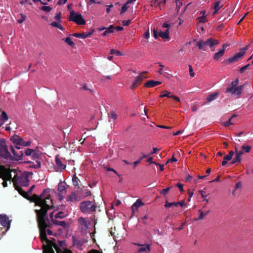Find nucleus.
I'll return each mask as SVG.
<instances>
[{
	"mask_svg": "<svg viewBox=\"0 0 253 253\" xmlns=\"http://www.w3.org/2000/svg\"><path fill=\"white\" fill-rule=\"evenodd\" d=\"M45 202H40V204L42 206L41 210H36L37 219L40 232V238L42 241H45L46 245H43V253H55L52 247L56 250L60 249L64 243L63 241H56L55 239L49 240L46 237L45 233V227L50 224V221L48 217L46 212L49 208V204L51 202L50 198H47Z\"/></svg>",
	"mask_w": 253,
	"mask_h": 253,
	"instance_id": "nucleus-1",
	"label": "nucleus"
},
{
	"mask_svg": "<svg viewBox=\"0 0 253 253\" xmlns=\"http://www.w3.org/2000/svg\"><path fill=\"white\" fill-rule=\"evenodd\" d=\"M49 191H50L49 188H46V189H44L43 191V192L39 196L37 197L36 201V204L37 206H39V207H41V209H40V210H41L42 209V206L40 204V202H45L46 200H47L48 201V200L47 199V198H50V199L51 200V202L49 203V208L47 211V212H48V211H49V215L50 218L51 219V220L54 225H58V226H60L65 228L67 225L66 222L65 221H59V220H57V219H54L53 213H54L55 210L52 211L53 206L51 205L52 203V201L51 196L50 195H48L45 197V195L47 193H49ZM46 214H47V215H48L47 212H46ZM47 216L48 217V216Z\"/></svg>",
	"mask_w": 253,
	"mask_h": 253,
	"instance_id": "nucleus-2",
	"label": "nucleus"
},
{
	"mask_svg": "<svg viewBox=\"0 0 253 253\" xmlns=\"http://www.w3.org/2000/svg\"><path fill=\"white\" fill-rule=\"evenodd\" d=\"M11 151L14 156H11L8 150L4 139H0V157L7 161H20L22 159L24 153L22 151L17 152L12 146H11Z\"/></svg>",
	"mask_w": 253,
	"mask_h": 253,
	"instance_id": "nucleus-3",
	"label": "nucleus"
},
{
	"mask_svg": "<svg viewBox=\"0 0 253 253\" xmlns=\"http://www.w3.org/2000/svg\"><path fill=\"white\" fill-rule=\"evenodd\" d=\"M96 208V204H92L90 201H83L80 203V210L84 214H90L91 212L95 211Z\"/></svg>",
	"mask_w": 253,
	"mask_h": 253,
	"instance_id": "nucleus-4",
	"label": "nucleus"
},
{
	"mask_svg": "<svg viewBox=\"0 0 253 253\" xmlns=\"http://www.w3.org/2000/svg\"><path fill=\"white\" fill-rule=\"evenodd\" d=\"M14 179H15V186L16 190L18 187H27L29 185L30 180L26 174L22 173L18 176L15 175L13 181Z\"/></svg>",
	"mask_w": 253,
	"mask_h": 253,
	"instance_id": "nucleus-5",
	"label": "nucleus"
},
{
	"mask_svg": "<svg viewBox=\"0 0 253 253\" xmlns=\"http://www.w3.org/2000/svg\"><path fill=\"white\" fill-rule=\"evenodd\" d=\"M10 140L15 145L17 149H20L21 146H29L31 144L30 140L25 141L23 139L17 134H14L10 137Z\"/></svg>",
	"mask_w": 253,
	"mask_h": 253,
	"instance_id": "nucleus-6",
	"label": "nucleus"
},
{
	"mask_svg": "<svg viewBox=\"0 0 253 253\" xmlns=\"http://www.w3.org/2000/svg\"><path fill=\"white\" fill-rule=\"evenodd\" d=\"M68 20L73 21L78 25H84L85 24V20L83 18L82 15L80 13H76L73 10L70 11Z\"/></svg>",
	"mask_w": 253,
	"mask_h": 253,
	"instance_id": "nucleus-7",
	"label": "nucleus"
},
{
	"mask_svg": "<svg viewBox=\"0 0 253 253\" xmlns=\"http://www.w3.org/2000/svg\"><path fill=\"white\" fill-rule=\"evenodd\" d=\"M79 224V228L82 233H87L88 231L90 222L85 218L81 217L78 220Z\"/></svg>",
	"mask_w": 253,
	"mask_h": 253,
	"instance_id": "nucleus-8",
	"label": "nucleus"
},
{
	"mask_svg": "<svg viewBox=\"0 0 253 253\" xmlns=\"http://www.w3.org/2000/svg\"><path fill=\"white\" fill-rule=\"evenodd\" d=\"M245 84L238 86L236 87H227L226 89V92L231 93L232 95L240 96L242 93V90Z\"/></svg>",
	"mask_w": 253,
	"mask_h": 253,
	"instance_id": "nucleus-9",
	"label": "nucleus"
},
{
	"mask_svg": "<svg viewBox=\"0 0 253 253\" xmlns=\"http://www.w3.org/2000/svg\"><path fill=\"white\" fill-rule=\"evenodd\" d=\"M11 221L9 220L8 216L5 214H0V225L6 228V231L8 230L10 227Z\"/></svg>",
	"mask_w": 253,
	"mask_h": 253,
	"instance_id": "nucleus-10",
	"label": "nucleus"
},
{
	"mask_svg": "<svg viewBox=\"0 0 253 253\" xmlns=\"http://www.w3.org/2000/svg\"><path fill=\"white\" fill-rule=\"evenodd\" d=\"M230 44L228 43L223 44L222 47L218 49V51L214 54L213 59L216 61L218 60L224 55L226 48Z\"/></svg>",
	"mask_w": 253,
	"mask_h": 253,
	"instance_id": "nucleus-11",
	"label": "nucleus"
},
{
	"mask_svg": "<svg viewBox=\"0 0 253 253\" xmlns=\"http://www.w3.org/2000/svg\"><path fill=\"white\" fill-rule=\"evenodd\" d=\"M67 187H68V185L65 182H59L57 189L58 194H66L67 192Z\"/></svg>",
	"mask_w": 253,
	"mask_h": 253,
	"instance_id": "nucleus-12",
	"label": "nucleus"
},
{
	"mask_svg": "<svg viewBox=\"0 0 253 253\" xmlns=\"http://www.w3.org/2000/svg\"><path fill=\"white\" fill-rule=\"evenodd\" d=\"M243 56V54H241V53L239 51L235 54L233 56L230 57V58H228L227 61L229 63H232L234 62H237L238 61H239V59L242 57Z\"/></svg>",
	"mask_w": 253,
	"mask_h": 253,
	"instance_id": "nucleus-13",
	"label": "nucleus"
},
{
	"mask_svg": "<svg viewBox=\"0 0 253 253\" xmlns=\"http://www.w3.org/2000/svg\"><path fill=\"white\" fill-rule=\"evenodd\" d=\"M26 163L30 164V168L38 169L41 167V159L37 160L35 163L31 161H27Z\"/></svg>",
	"mask_w": 253,
	"mask_h": 253,
	"instance_id": "nucleus-14",
	"label": "nucleus"
},
{
	"mask_svg": "<svg viewBox=\"0 0 253 253\" xmlns=\"http://www.w3.org/2000/svg\"><path fill=\"white\" fill-rule=\"evenodd\" d=\"M144 79H145V77L141 75H139L138 76H137L131 86V88L133 89L136 86H137L138 85L140 84H141V82Z\"/></svg>",
	"mask_w": 253,
	"mask_h": 253,
	"instance_id": "nucleus-15",
	"label": "nucleus"
},
{
	"mask_svg": "<svg viewBox=\"0 0 253 253\" xmlns=\"http://www.w3.org/2000/svg\"><path fill=\"white\" fill-rule=\"evenodd\" d=\"M161 82L155 81L154 80H149L145 83L144 86L146 87H153L157 85L161 84Z\"/></svg>",
	"mask_w": 253,
	"mask_h": 253,
	"instance_id": "nucleus-16",
	"label": "nucleus"
},
{
	"mask_svg": "<svg viewBox=\"0 0 253 253\" xmlns=\"http://www.w3.org/2000/svg\"><path fill=\"white\" fill-rule=\"evenodd\" d=\"M206 47L209 46L211 48L215 44H217L218 42L217 40H213L212 39L210 38L207 40L206 41H204Z\"/></svg>",
	"mask_w": 253,
	"mask_h": 253,
	"instance_id": "nucleus-17",
	"label": "nucleus"
},
{
	"mask_svg": "<svg viewBox=\"0 0 253 253\" xmlns=\"http://www.w3.org/2000/svg\"><path fill=\"white\" fill-rule=\"evenodd\" d=\"M78 195L75 192H72L71 194L68 197L67 201L70 203H74L78 200Z\"/></svg>",
	"mask_w": 253,
	"mask_h": 253,
	"instance_id": "nucleus-18",
	"label": "nucleus"
},
{
	"mask_svg": "<svg viewBox=\"0 0 253 253\" xmlns=\"http://www.w3.org/2000/svg\"><path fill=\"white\" fill-rule=\"evenodd\" d=\"M55 163L58 169L62 170L66 168V165L62 164L61 161L57 156L55 157Z\"/></svg>",
	"mask_w": 253,
	"mask_h": 253,
	"instance_id": "nucleus-19",
	"label": "nucleus"
},
{
	"mask_svg": "<svg viewBox=\"0 0 253 253\" xmlns=\"http://www.w3.org/2000/svg\"><path fill=\"white\" fill-rule=\"evenodd\" d=\"M17 191H18L20 195H22L24 197H26L27 196H30L32 192V191L30 190L29 189L27 191H24V190H23L22 187L17 188Z\"/></svg>",
	"mask_w": 253,
	"mask_h": 253,
	"instance_id": "nucleus-20",
	"label": "nucleus"
},
{
	"mask_svg": "<svg viewBox=\"0 0 253 253\" xmlns=\"http://www.w3.org/2000/svg\"><path fill=\"white\" fill-rule=\"evenodd\" d=\"M218 95V93L217 92H215L209 95L206 98L207 102H211L214 100L216 98Z\"/></svg>",
	"mask_w": 253,
	"mask_h": 253,
	"instance_id": "nucleus-21",
	"label": "nucleus"
},
{
	"mask_svg": "<svg viewBox=\"0 0 253 253\" xmlns=\"http://www.w3.org/2000/svg\"><path fill=\"white\" fill-rule=\"evenodd\" d=\"M104 30V32L102 34V36H105L108 34L113 33L114 32V30H109L107 28L105 27H102L98 28V31H102Z\"/></svg>",
	"mask_w": 253,
	"mask_h": 253,
	"instance_id": "nucleus-22",
	"label": "nucleus"
},
{
	"mask_svg": "<svg viewBox=\"0 0 253 253\" xmlns=\"http://www.w3.org/2000/svg\"><path fill=\"white\" fill-rule=\"evenodd\" d=\"M159 36H160L163 39H169V29H167L164 32L161 31L160 32H159Z\"/></svg>",
	"mask_w": 253,
	"mask_h": 253,
	"instance_id": "nucleus-23",
	"label": "nucleus"
},
{
	"mask_svg": "<svg viewBox=\"0 0 253 253\" xmlns=\"http://www.w3.org/2000/svg\"><path fill=\"white\" fill-rule=\"evenodd\" d=\"M68 215L67 213H65L63 211H59L57 213L55 214L54 216V219H57L58 218H64V217H66Z\"/></svg>",
	"mask_w": 253,
	"mask_h": 253,
	"instance_id": "nucleus-24",
	"label": "nucleus"
},
{
	"mask_svg": "<svg viewBox=\"0 0 253 253\" xmlns=\"http://www.w3.org/2000/svg\"><path fill=\"white\" fill-rule=\"evenodd\" d=\"M143 205L144 203L141 200L137 199L136 201L132 205L131 207L132 210H133L134 208H135L136 209H137L139 207L143 206Z\"/></svg>",
	"mask_w": 253,
	"mask_h": 253,
	"instance_id": "nucleus-25",
	"label": "nucleus"
},
{
	"mask_svg": "<svg viewBox=\"0 0 253 253\" xmlns=\"http://www.w3.org/2000/svg\"><path fill=\"white\" fill-rule=\"evenodd\" d=\"M148 251V252L150 251V248L149 245H141L140 248L138 250L139 253Z\"/></svg>",
	"mask_w": 253,
	"mask_h": 253,
	"instance_id": "nucleus-26",
	"label": "nucleus"
},
{
	"mask_svg": "<svg viewBox=\"0 0 253 253\" xmlns=\"http://www.w3.org/2000/svg\"><path fill=\"white\" fill-rule=\"evenodd\" d=\"M220 1H216L213 3V9L214 11L213 14H215L217 12V11L221 8V7L223 6L222 5H219Z\"/></svg>",
	"mask_w": 253,
	"mask_h": 253,
	"instance_id": "nucleus-27",
	"label": "nucleus"
},
{
	"mask_svg": "<svg viewBox=\"0 0 253 253\" xmlns=\"http://www.w3.org/2000/svg\"><path fill=\"white\" fill-rule=\"evenodd\" d=\"M60 23V22H51L50 25L52 27H56L59 30L63 31L64 30V28Z\"/></svg>",
	"mask_w": 253,
	"mask_h": 253,
	"instance_id": "nucleus-28",
	"label": "nucleus"
},
{
	"mask_svg": "<svg viewBox=\"0 0 253 253\" xmlns=\"http://www.w3.org/2000/svg\"><path fill=\"white\" fill-rule=\"evenodd\" d=\"M82 196L86 197L91 195V191L86 188L84 189L81 191Z\"/></svg>",
	"mask_w": 253,
	"mask_h": 253,
	"instance_id": "nucleus-29",
	"label": "nucleus"
},
{
	"mask_svg": "<svg viewBox=\"0 0 253 253\" xmlns=\"http://www.w3.org/2000/svg\"><path fill=\"white\" fill-rule=\"evenodd\" d=\"M196 45L198 47L199 49L205 50L206 46L205 42L203 40H200L197 42Z\"/></svg>",
	"mask_w": 253,
	"mask_h": 253,
	"instance_id": "nucleus-30",
	"label": "nucleus"
},
{
	"mask_svg": "<svg viewBox=\"0 0 253 253\" xmlns=\"http://www.w3.org/2000/svg\"><path fill=\"white\" fill-rule=\"evenodd\" d=\"M63 40L71 47H74L75 46V43L72 41V39L70 37L63 39Z\"/></svg>",
	"mask_w": 253,
	"mask_h": 253,
	"instance_id": "nucleus-31",
	"label": "nucleus"
},
{
	"mask_svg": "<svg viewBox=\"0 0 253 253\" xmlns=\"http://www.w3.org/2000/svg\"><path fill=\"white\" fill-rule=\"evenodd\" d=\"M241 161V157L235 154L234 158L230 163V165L235 164L236 163H240Z\"/></svg>",
	"mask_w": 253,
	"mask_h": 253,
	"instance_id": "nucleus-32",
	"label": "nucleus"
},
{
	"mask_svg": "<svg viewBox=\"0 0 253 253\" xmlns=\"http://www.w3.org/2000/svg\"><path fill=\"white\" fill-rule=\"evenodd\" d=\"M8 119V117L7 113L5 111H2L1 113V119L0 120L4 123V122H6Z\"/></svg>",
	"mask_w": 253,
	"mask_h": 253,
	"instance_id": "nucleus-33",
	"label": "nucleus"
},
{
	"mask_svg": "<svg viewBox=\"0 0 253 253\" xmlns=\"http://www.w3.org/2000/svg\"><path fill=\"white\" fill-rule=\"evenodd\" d=\"M171 93L167 90L164 91L160 95V97H167L168 98H171Z\"/></svg>",
	"mask_w": 253,
	"mask_h": 253,
	"instance_id": "nucleus-34",
	"label": "nucleus"
},
{
	"mask_svg": "<svg viewBox=\"0 0 253 253\" xmlns=\"http://www.w3.org/2000/svg\"><path fill=\"white\" fill-rule=\"evenodd\" d=\"M70 36H74L76 38H81V39H85V36H84V33H74L72 35H70Z\"/></svg>",
	"mask_w": 253,
	"mask_h": 253,
	"instance_id": "nucleus-35",
	"label": "nucleus"
},
{
	"mask_svg": "<svg viewBox=\"0 0 253 253\" xmlns=\"http://www.w3.org/2000/svg\"><path fill=\"white\" fill-rule=\"evenodd\" d=\"M199 211L200 212V216L197 218L195 219L196 221L202 220L204 218V217L209 212V211H208L206 213H204L200 210H199Z\"/></svg>",
	"mask_w": 253,
	"mask_h": 253,
	"instance_id": "nucleus-36",
	"label": "nucleus"
},
{
	"mask_svg": "<svg viewBox=\"0 0 253 253\" xmlns=\"http://www.w3.org/2000/svg\"><path fill=\"white\" fill-rule=\"evenodd\" d=\"M141 154L143 155V156H142L141 157L139 158V159L136 161H134L133 162V164L134 165V167L137 165L139 163H140L141 162V161L143 160V158H147L148 157V155H144L143 153H141Z\"/></svg>",
	"mask_w": 253,
	"mask_h": 253,
	"instance_id": "nucleus-37",
	"label": "nucleus"
},
{
	"mask_svg": "<svg viewBox=\"0 0 253 253\" xmlns=\"http://www.w3.org/2000/svg\"><path fill=\"white\" fill-rule=\"evenodd\" d=\"M78 177L76 176V174H74L72 177V182L73 185L75 187L78 186L79 184L78 182Z\"/></svg>",
	"mask_w": 253,
	"mask_h": 253,
	"instance_id": "nucleus-38",
	"label": "nucleus"
},
{
	"mask_svg": "<svg viewBox=\"0 0 253 253\" xmlns=\"http://www.w3.org/2000/svg\"><path fill=\"white\" fill-rule=\"evenodd\" d=\"M239 79H235L234 81H233L232 82H231V86H228V87H233V88H235V87H237V84H239Z\"/></svg>",
	"mask_w": 253,
	"mask_h": 253,
	"instance_id": "nucleus-39",
	"label": "nucleus"
},
{
	"mask_svg": "<svg viewBox=\"0 0 253 253\" xmlns=\"http://www.w3.org/2000/svg\"><path fill=\"white\" fill-rule=\"evenodd\" d=\"M31 156H32V160H33L36 161L37 160L41 159L40 158V156L39 154H38V153L35 152L34 151V152L32 154V155Z\"/></svg>",
	"mask_w": 253,
	"mask_h": 253,
	"instance_id": "nucleus-40",
	"label": "nucleus"
},
{
	"mask_svg": "<svg viewBox=\"0 0 253 253\" xmlns=\"http://www.w3.org/2000/svg\"><path fill=\"white\" fill-rule=\"evenodd\" d=\"M172 188L171 186L169 187L166 189H164L160 191V193L161 194H163L164 196H166L168 193L169 192V190Z\"/></svg>",
	"mask_w": 253,
	"mask_h": 253,
	"instance_id": "nucleus-41",
	"label": "nucleus"
},
{
	"mask_svg": "<svg viewBox=\"0 0 253 253\" xmlns=\"http://www.w3.org/2000/svg\"><path fill=\"white\" fill-rule=\"evenodd\" d=\"M41 9L44 11L45 12H49L51 10L52 7L49 6L44 5L42 6Z\"/></svg>",
	"mask_w": 253,
	"mask_h": 253,
	"instance_id": "nucleus-42",
	"label": "nucleus"
},
{
	"mask_svg": "<svg viewBox=\"0 0 253 253\" xmlns=\"http://www.w3.org/2000/svg\"><path fill=\"white\" fill-rule=\"evenodd\" d=\"M109 118L115 121L117 119V115L114 112L112 111L109 114Z\"/></svg>",
	"mask_w": 253,
	"mask_h": 253,
	"instance_id": "nucleus-43",
	"label": "nucleus"
},
{
	"mask_svg": "<svg viewBox=\"0 0 253 253\" xmlns=\"http://www.w3.org/2000/svg\"><path fill=\"white\" fill-rule=\"evenodd\" d=\"M34 150L31 148H27L25 151V155L27 156H31L32 154L34 152Z\"/></svg>",
	"mask_w": 253,
	"mask_h": 253,
	"instance_id": "nucleus-44",
	"label": "nucleus"
},
{
	"mask_svg": "<svg viewBox=\"0 0 253 253\" xmlns=\"http://www.w3.org/2000/svg\"><path fill=\"white\" fill-rule=\"evenodd\" d=\"M19 15L21 16V18L20 19L17 20V22L20 24L23 23L25 20L26 16L23 13H20Z\"/></svg>",
	"mask_w": 253,
	"mask_h": 253,
	"instance_id": "nucleus-45",
	"label": "nucleus"
},
{
	"mask_svg": "<svg viewBox=\"0 0 253 253\" xmlns=\"http://www.w3.org/2000/svg\"><path fill=\"white\" fill-rule=\"evenodd\" d=\"M242 150H244L245 152L248 153L251 150V147L250 146L243 145L241 147Z\"/></svg>",
	"mask_w": 253,
	"mask_h": 253,
	"instance_id": "nucleus-46",
	"label": "nucleus"
},
{
	"mask_svg": "<svg viewBox=\"0 0 253 253\" xmlns=\"http://www.w3.org/2000/svg\"><path fill=\"white\" fill-rule=\"evenodd\" d=\"M176 202L169 203L168 201H167L165 205V207L166 208H170L172 206H176Z\"/></svg>",
	"mask_w": 253,
	"mask_h": 253,
	"instance_id": "nucleus-47",
	"label": "nucleus"
},
{
	"mask_svg": "<svg viewBox=\"0 0 253 253\" xmlns=\"http://www.w3.org/2000/svg\"><path fill=\"white\" fill-rule=\"evenodd\" d=\"M105 169L106 171H113L116 174H117L119 177L120 176V175L117 172V171L116 170H115L114 169H112V168H108V167H105Z\"/></svg>",
	"mask_w": 253,
	"mask_h": 253,
	"instance_id": "nucleus-48",
	"label": "nucleus"
},
{
	"mask_svg": "<svg viewBox=\"0 0 253 253\" xmlns=\"http://www.w3.org/2000/svg\"><path fill=\"white\" fill-rule=\"evenodd\" d=\"M143 37L146 39H148L150 38V32L149 30H147L145 32L143 35Z\"/></svg>",
	"mask_w": 253,
	"mask_h": 253,
	"instance_id": "nucleus-49",
	"label": "nucleus"
},
{
	"mask_svg": "<svg viewBox=\"0 0 253 253\" xmlns=\"http://www.w3.org/2000/svg\"><path fill=\"white\" fill-rule=\"evenodd\" d=\"M231 118H230L227 121L223 123V126H228L231 125H233V123L231 122Z\"/></svg>",
	"mask_w": 253,
	"mask_h": 253,
	"instance_id": "nucleus-50",
	"label": "nucleus"
},
{
	"mask_svg": "<svg viewBox=\"0 0 253 253\" xmlns=\"http://www.w3.org/2000/svg\"><path fill=\"white\" fill-rule=\"evenodd\" d=\"M249 45H247L244 48H242L240 49V52L241 53V54H243V56L245 54L246 51L248 49Z\"/></svg>",
	"mask_w": 253,
	"mask_h": 253,
	"instance_id": "nucleus-51",
	"label": "nucleus"
},
{
	"mask_svg": "<svg viewBox=\"0 0 253 253\" xmlns=\"http://www.w3.org/2000/svg\"><path fill=\"white\" fill-rule=\"evenodd\" d=\"M188 67H189V70L190 75L191 77H194L195 76V73L193 72V70L192 66L190 65H189Z\"/></svg>",
	"mask_w": 253,
	"mask_h": 253,
	"instance_id": "nucleus-52",
	"label": "nucleus"
},
{
	"mask_svg": "<svg viewBox=\"0 0 253 253\" xmlns=\"http://www.w3.org/2000/svg\"><path fill=\"white\" fill-rule=\"evenodd\" d=\"M55 19L58 21L59 22H61V13L60 12L58 14H57L54 17Z\"/></svg>",
	"mask_w": 253,
	"mask_h": 253,
	"instance_id": "nucleus-53",
	"label": "nucleus"
},
{
	"mask_svg": "<svg viewBox=\"0 0 253 253\" xmlns=\"http://www.w3.org/2000/svg\"><path fill=\"white\" fill-rule=\"evenodd\" d=\"M250 66V64H248L245 66H243L242 67H241L240 69V72L241 73H242L244 72V71L247 69L249 67V66Z\"/></svg>",
	"mask_w": 253,
	"mask_h": 253,
	"instance_id": "nucleus-54",
	"label": "nucleus"
},
{
	"mask_svg": "<svg viewBox=\"0 0 253 253\" xmlns=\"http://www.w3.org/2000/svg\"><path fill=\"white\" fill-rule=\"evenodd\" d=\"M127 4L125 3L122 7V9H121V14H122L123 13H124L125 12H126L127 9V7L126 6Z\"/></svg>",
	"mask_w": 253,
	"mask_h": 253,
	"instance_id": "nucleus-55",
	"label": "nucleus"
},
{
	"mask_svg": "<svg viewBox=\"0 0 253 253\" xmlns=\"http://www.w3.org/2000/svg\"><path fill=\"white\" fill-rule=\"evenodd\" d=\"M176 161H177V160L174 157V154H173L172 158L167 161L166 164H167L169 163H172L173 162H176Z\"/></svg>",
	"mask_w": 253,
	"mask_h": 253,
	"instance_id": "nucleus-56",
	"label": "nucleus"
},
{
	"mask_svg": "<svg viewBox=\"0 0 253 253\" xmlns=\"http://www.w3.org/2000/svg\"><path fill=\"white\" fill-rule=\"evenodd\" d=\"M162 27L169 30L170 28V25L168 23V22H166L163 24Z\"/></svg>",
	"mask_w": 253,
	"mask_h": 253,
	"instance_id": "nucleus-57",
	"label": "nucleus"
},
{
	"mask_svg": "<svg viewBox=\"0 0 253 253\" xmlns=\"http://www.w3.org/2000/svg\"><path fill=\"white\" fill-rule=\"evenodd\" d=\"M199 19H200L199 22L202 23H204L207 21L206 18V16L204 15H203L202 16L199 17Z\"/></svg>",
	"mask_w": 253,
	"mask_h": 253,
	"instance_id": "nucleus-58",
	"label": "nucleus"
},
{
	"mask_svg": "<svg viewBox=\"0 0 253 253\" xmlns=\"http://www.w3.org/2000/svg\"><path fill=\"white\" fill-rule=\"evenodd\" d=\"M153 32L154 38L155 39H157L159 36V33L158 32L157 30L154 29L153 30Z\"/></svg>",
	"mask_w": 253,
	"mask_h": 253,
	"instance_id": "nucleus-59",
	"label": "nucleus"
},
{
	"mask_svg": "<svg viewBox=\"0 0 253 253\" xmlns=\"http://www.w3.org/2000/svg\"><path fill=\"white\" fill-rule=\"evenodd\" d=\"M176 186L179 188L180 192H182L183 191V184L180 183H178Z\"/></svg>",
	"mask_w": 253,
	"mask_h": 253,
	"instance_id": "nucleus-60",
	"label": "nucleus"
},
{
	"mask_svg": "<svg viewBox=\"0 0 253 253\" xmlns=\"http://www.w3.org/2000/svg\"><path fill=\"white\" fill-rule=\"evenodd\" d=\"M130 20H125L122 22V24L124 26H126L130 24Z\"/></svg>",
	"mask_w": 253,
	"mask_h": 253,
	"instance_id": "nucleus-61",
	"label": "nucleus"
},
{
	"mask_svg": "<svg viewBox=\"0 0 253 253\" xmlns=\"http://www.w3.org/2000/svg\"><path fill=\"white\" fill-rule=\"evenodd\" d=\"M93 32H94V30L92 29L90 31L88 32L87 34L84 33L85 38L90 37L93 33Z\"/></svg>",
	"mask_w": 253,
	"mask_h": 253,
	"instance_id": "nucleus-62",
	"label": "nucleus"
},
{
	"mask_svg": "<svg viewBox=\"0 0 253 253\" xmlns=\"http://www.w3.org/2000/svg\"><path fill=\"white\" fill-rule=\"evenodd\" d=\"M83 88L84 89V90H88L89 92H91L93 90L92 89L89 88L87 85V84H84L83 87Z\"/></svg>",
	"mask_w": 253,
	"mask_h": 253,
	"instance_id": "nucleus-63",
	"label": "nucleus"
},
{
	"mask_svg": "<svg viewBox=\"0 0 253 253\" xmlns=\"http://www.w3.org/2000/svg\"><path fill=\"white\" fill-rule=\"evenodd\" d=\"M235 153L236 155L240 156V157H241V156L242 155H243L244 154V152L242 151H239V150H236L235 151Z\"/></svg>",
	"mask_w": 253,
	"mask_h": 253,
	"instance_id": "nucleus-64",
	"label": "nucleus"
}]
</instances>
